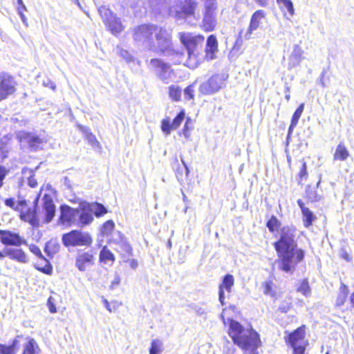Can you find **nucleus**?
<instances>
[{"mask_svg": "<svg viewBox=\"0 0 354 354\" xmlns=\"http://www.w3.org/2000/svg\"><path fill=\"white\" fill-rule=\"evenodd\" d=\"M256 3H257L259 6L263 8H267L269 6L270 3L272 2V0H253Z\"/></svg>", "mask_w": 354, "mask_h": 354, "instance_id": "obj_53", "label": "nucleus"}, {"mask_svg": "<svg viewBox=\"0 0 354 354\" xmlns=\"http://www.w3.org/2000/svg\"><path fill=\"white\" fill-rule=\"evenodd\" d=\"M180 39L186 48L187 59L185 60V64L189 68H196L199 63L198 56L204 41V37L190 32H184L180 33Z\"/></svg>", "mask_w": 354, "mask_h": 354, "instance_id": "obj_4", "label": "nucleus"}, {"mask_svg": "<svg viewBox=\"0 0 354 354\" xmlns=\"http://www.w3.org/2000/svg\"><path fill=\"white\" fill-rule=\"evenodd\" d=\"M8 173V170L4 167L0 165V188L3 185V180Z\"/></svg>", "mask_w": 354, "mask_h": 354, "instance_id": "obj_51", "label": "nucleus"}, {"mask_svg": "<svg viewBox=\"0 0 354 354\" xmlns=\"http://www.w3.org/2000/svg\"><path fill=\"white\" fill-rule=\"evenodd\" d=\"M266 18V12L263 10H257L252 15L250 25L245 34L247 39L250 38L254 30L260 28Z\"/></svg>", "mask_w": 354, "mask_h": 354, "instance_id": "obj_20", "label": "nucleus"}, {"mask_svg": "<svg viewBox=\"0 0 354 354\" xmlns=\"http://www.w3.org/2000/svg\"><path fill=\"white\" fill-rule=\"evenodd\" d=\"M98 11L104 22L113 34L115 35L123 30L124 27L120 19L114 16L109 8L106 6H101Z\"/></svg>", "mask_w": 354, "mask_h": 354, "instance_id": "obj_11", "label": "nucleus"}, {"mask_svg": "<svg viewBox=\"0 0 354 354\" xmlns=\"http://www.w3.org/2000/svg\"><path fill=\"white\" fill-rule=\"evenodd\" d=\"M156 41L153 39L150 50L160 53L162 55L171 57L174 64H180L185 61L183 53L176 50L173 46L172 35L170 30L159 28L154 34Z\"/></svg>", "mask_w": 354, "mask_h": 354, "instance_id": "obj_3", "label": "nucleus"}, {"mask_svg": "<svg viewBox=\"0 0 354 354\" xmlns=\"http://www.w3.org/2000/svg\"><path fill=\"white\" fill-rule=\"evenodd\" d=\"M130 266L133 268V269H136L137 267H138V262L135 259H132L130 261Z\"/></svg>", "mask_w": 354, "mask_h": 354, "instance_id": "obj_61", "label": "nucleus"}, {"mask_svg": "<svg viewBox=\"0 0 354 354\" xmlns=\"http://www.w3.org/2000/svg\"><path fill=\"white\" fill-rule=\"evenodd\" d=\"M291 304L290 302L283 301L279 307V310L282 313H286L289 310Z\"/></svg>", "mask_w": 354, "mask_h": 354, "instance_id": "obj_52", "label": "nucleus"}, {"mask_svg": "<svg viewBox=\"0 0 354 354\" xmlns=\"http://www.w3.org/2000/svg\"><path fill=\"white\" fill-rule=\"evenodd\" d=\"M172 129L174 128L172 127V124H170L169 118H166L162 120L161 129L166 135H169Z\"/></svg>", "mask_w": 354, "mask_h": 354, "instance_id": "obj_44", "label": "nucleus"}, {"mask_svg": "<svg viewBox=\"0 0 354 354\" xmlns=\"http://www.w3.org/2000/svg\"><path fill=\"white\" fill-rule=\"evenodd\" d=\"M18 138L21 142L26 143L30 150L37 151L41 148L44 140L35 133H28L25 131L19 132Z\"/></svg>", "mask_w": 354, "mask_h": 354, "instance_id": "obj_19", "label": "nucleus"}, {"mask_svg": "<svg viewBox=\"0 0 354 354\" xmlns=\"http://www.w3.org/2000/svg\"><path fill=\"white\" fill-rule=\"evenodd\" d=\"M305 333V326H301L289 334L288 340L293 348V354H306Z\"/></svg>", "mask_w": 354, "mask_h": 354, "instance_id": "obj_9", "label": "nucleus"}, {"mask_svg": "<svg viewBox=\"0 0 354 354\" xmlns=\"http://www.w3.org/2000/svg\"><path fill=\"white\" fill-rule=\"evenodd\" d=\"M279 225V221L274 216H272L267 223V227L270 232H274Z\"/></svg>", "mask_w": 354, "mask_h": 354, "instance_id": "obj_45", "label": "nucleus"}, {"mask_svg": "<svg viewBox=\"0 0 354 354\" xmlns=\"http://www.w3.org/2000/svg\"><path fill=\"white\" fill-rule=\"evenodd\" d=\"M297 291L302 293L304 296L308 297L310 295L311 290L306 279H304L297 288Z\"/></svg>", "mask_w": 354, "mask_h": 354, "instance_id": "obj_41", "label": "nucleus"}, {"mask_svg": "<svg viewBox=\"0 0 354 354\" xmlns=\"http://www.w3.org/2000/svg\"><path fill=\"white\" fill-rule=\"evenodd\" d=\"M19 15H20V17L23 21V23L26 25H27V19L26 17H25V15L24 14H22L21 12H19Z\"/></svg>", "mask_w": 354, "mask_h": 354, "instance_id": "obj_63", "label": "nucleus"}, {"mask_svg": "<svg viewBox=\"0 0 354 354\" xmlns=\"http://www.w3.org/2000/svg\"><path fill=\"white\" fill-rule=\"evenodd\" d=\"M149 66L158 78L165 84H169L176 77L171 65L161 59H151L149 62Z\"/></svg>", "mask_w": 354, "mask_h": 354, "instance_id": "obj_7", "label": "nucleus"}, {"mask_svg": "<svg viewBox=\"0 0 354 354\" xmlns=\"http://www.w3.org/2000/svg\"><path fill=\"white\" fill-rule=\"evenodd\" d=\"M169 0H148L151 8L154 10H160Z\"/></svg>", "mask_w": 354, "mask_h": 354, "instance_id": "obj_42", "label": "nucleus"}, {"mask_svg": "<svg viewBox=\"0 0 354 354\" xmlns=\"http://www.w3.org/2000/svg\"><path fill=\"white\" fill-rule=\"evenodd\" d=\"M21 336H17L10 346H5L0 344V354H15L19 344V339Z\"/></svg>", "mask_w": 354, "mask_h": 354, "instance_id": "obj_28", "label": "nucleus"}, {"mask_svg": "<svg viewBox=\"0 0 354 354\" xmlns=\"http://www.w3.org/2000/svg\"><path fill=\"white\" fill-rule=\"evenodd\" d=\"M114 223L113 221L109 220L105 222L101 229L103 235H109L111 233L114 228Z\"/></svg>", "mask_w": 354, "mask_h": 354, "instance_id": "obj_43", "label": "nucleus"}, {"mask_svg": "<svg viewBox=\"0 0 354 354\" xmlns=\"http://www.w3.org/2000/svg\"><path fill=\"white\" fill-rule=\"evenodd\" d=\"M100 260L104 263H108L109 261L113 263L115 257L114 254L104 246L100 252Z\"/></svg>", "mask_w": 354, "mask_h": 354, "instance_id": "obj_35", "label": "nucleus"}, {"mask_svg": "<svg viewBox=\"0 0 354 354\" xmlns=\"http://www.w3.org/2000/svg\"><path fill=\"white\" fill-rule=\"evenodd\" d=\"M234 283V277L230 274H227L223 278L222 283L219 285L218 287V300L221 305H224L225 300V293L224 290H225L227 292H230L232 290V288Z\"/></svg>", "mask_w": 354, "mask_h": 354, "instance_id": "obj_22", "label": "nucleus"}, {"mask_svg": "<svg viewBox=\"0 0 354 354\" xmlns=\"http://www.w3.org/2000/svg\"><path fill=\"white\" fill-rule=\"evenodd\" d=\"M49 310L50 313H54L56 312V308L54 304L50 303V298L48 299Z\"/></svg>", "mask_w": 354, "mask_h": 354, "instance_id": "obj_58", "label": "nucleus"}, {"mask_svg": "<svg viewBox=\"0 0 354 354\" xmlns=\"http://www.w3.org/2000/svg\"><path fill=\"white\" fill-rule=\"evenodd\" d=\"M217 40L215 36L210 35L207 39L206 44V57L208 59H213L214 58V53L217 51Z\"/></svg>", "mask_w": 354, "mask_h": 354, "instance_id": "obj_27", "label": "nucleus"}, {"mask_svg": "<svg viewBox=\"0 0 354 354\" xmlns=\"http://www.w3.org/2000/svg\"><path fill=\"white\" fill-rule=\"evenodd\" d=\"M350 302L352 306L354 308V292L350 296Z\"/></svg>", "mask_w": 354, "mask_h": 354, "instance_id": "obj_64", "label": "nucleus"}, {"mask_svg": "<svg viewBox=\"0 0 354 354\" xmlns=\"http://www.w3.org/2000/svg\"><path fill=\"white\" fill-rule=\"evenodd\" d=\"M60 245L56 241H49L46 243L44 252L48 256L53 257V256L58 252Z\"/></svg>", "mask_w": 354, "mask_h": 354, "instance_id": "obj_33", "label": "nucleus"}, {"mask_svg": "<svg viewBox=\"0 0 354 354\" xmlns=\"http://www.w3.org/2000/svg\"><path fill=\"white\" fill-rule=\"evenodd\" d=\"M80 129L84 133L85 138L87 140L88 142L93 148H100V144L97 141L95 136L93 134L88 128L83 126H80Z\"/></svg>", "mask_w": 354, "mask_h": 354, "instance_id": "obj_30", "label": "nucleus"}, {"mask_svg": "<svg viewBox=\"0 0 354 354\" xmlns=\"http://www.w3.org/2000/svg\"><path fill=\"white\" fill-rule=\"evenodd\" d=\"M274 245L278 254L277 263L279 269L286 273L292 274L297 265L304 257V252L297 248L295 230L288 226L282 227L280 239Z\"/></svg>", "mask_w": 354, "mask_h": 354, "instance_id": "obj_1", "label": "nucleus"}, {"mask_svg": "<svg viewBox=\"0 0 354 354\" xmlns=\"http://www.w3.org/2000/svg\"><path fill=\"white\" fill-rule=\"evenodd\" d=\"M15 91V82L13 77L6 73H0V101Z\"/></svg>", "mask_w": 354, "mask_h": 354, "instance_id": "obj_14", "label": "nucleus"}, {"mask_svg": "<svg viewBox=\"0 0 354 354\" xmlns=\"http://www.w3.org/2000/svg\"><path fill=\"white\" fill-rule=\"evenodd\" d=\"M223 84V78L218 75L212 76L207 82L200 86V91L204 95H209L219 91Z\"/></svg>", "mask_w": 354, "mask_h": 354, "instance_id": "obj_18", "label": "nucleus"}, {"mask_svg": "<svg viewBox=\"0 0 354 354\" xmlns=\"http://www.w3.org/2000/svg\"><path fill=\"white\" fill-rule=\"evenodd\" d=\"M306 175H307L306 164L305 162H304L303 164H302V167H301V169L300 170V172H299V177L301 179L302 178L306 176Z\"/></svg>", "mask_w": 354, "mask_h": 354, "instance_id": "obj_55", "label": "nucleus"}, {"mask_svg": "<svg viewBox=\"0 0 354 354\" xmlns=\"http://www.w3.org/2000/svg\"><path fill=\"white\" fill-rule=\"evenodd\" d=\"M182 90L179 86L172 84L169 87V97L174 101H179L181 97Z\"/></svg>", "mask_w": 354, "mask_h": 354, "instance_id": "obj_38", "label": "nucleus"}, {"mask_svg": "<svg viewBox=\"0 0 354 354\" xmlns=\"http://www.w3.org/2000/svg\"><path fill=\"white\" fill-rule=\"evenodd\" d=\"M60 223L67 227L72 225L78 227V210L77 208H72L67 205L60 207Z\"/></svg>", "mask_w": 354, "mask_h": 354, "instance_id": "obj_13", "label": "nucleus"}, {"mask_svg": "<svg viewBox=\"0 0 354 354\" xmlns=\"http://www.w3.org/2000/svg\"><path fill=\"white\" fill-rule=\"evenodd\" d=\"M35 268L40 272L49 275L53 272V267L50 263L44 257V259H40V262L35 265Z\"/></svg>", "mask_w": 354, "mask_h": 354, "instance_id": "obj_31", "label": "nucleus"}, {"mask_svg": "<svg viewBox=\"0 0 354 354\" xmlns=\"http://www.w3.org/2000/svg\"><path fill=\"white\" fill-rule=\"evenodd\" d=\"M189 120V119L187 120V122L184 126L183 130V135L186 138H189V137L190 136V134L189 133V127H188Z\"/></svg>", "mask_w": 354, "mask_h": 354, "instance_id": "obj_56", "label": "nucleus"}, {"mask_svg": "<svg viewBox=\"0 0 354 354\" xmlns=\"http://www.w3.org/2000/svg\"><path fill=\"white\" fill-rule=\"evenodd\" d=\"M37 348H38V346L35 340L32 338L29 339L24 346L23 354H35Z\"/></svg>", "mask_w": 354, "mask_h": 354, "instance_id": "obj_40", "label": "nucleus"}, {"mask_svg": "<svg viewBox=\"0 0 354 354\" xmlns=\"http://www.w3.org/2000/svg\"><path fill=\"white\" fill-rule=\"evenodd\" d=\"M95 263L93 253L90 251L80 250L75 257V266L80 272H85Z\"/></svg>", "mask_w": 354, "mask_h": 354, "instance_id": "obj_15", "label": "nucleus"}, {"mask_svg": "<svg viewBox=\"0 0 354 354\" xmlns=\"http://www.w3.org/2000/svg\"><path fill=\"white\" fill-rule=\"evenodd\" d=\"M297 202L301 210L304 225L306 227H308L313 225V223L316 219V216L312 211L305 207L304 202L301 199H298Z\"/></svg>", "mask_w": 354, "mask_h": 354, "instance_id": "obj_25", "label": "nucleus"}, {"mask_svg": "<svg viewBox=\"0 0 354 354\" xmlns=\"http://www.w3.org/2000/svg\"><path fill=\"white\" fill-rule=\"evenodd\" d=\"M163 351L162 342L159 339H155L151 341L149 348V354H161Z\"/></svg>", "mask_w": 354, "mask_h": 354, "instance_id": "obj_36", "label": "nucleus"}, {"mask_svg": "<svg viewBox=\"0 0 354 354\" xmlns=\"http://www.w3.org/2000/svg\"><path fill=\"white\" fill-rule=\"evenodd\" d=\"M120 283V277L119 275L116 274L114 277V279L111 281L110 288L114 289L117 287Z\"/></svg>", "mask_w": 354, "mask_h": 354, "instance_id": "obj_54", "label": "nucleus"}, {"mask_svg": "<svg viewBox=\"0 0 354 354\" xmlns=\"http://www.w3.org/2000/svg\"><path fill=\"white\" fill-rule=\"evenodd\" d=\"M62 241L64 246H89L92 243L91 235L86 232L72 230L64 234Z\"/></svg>", "mask_w": 354, "mask_h": 354, "instance_id": "obj_8", "label": "nucleus"}, {"mask_svg": "<svg viewBox=\"0 0 354 354\" xmlns=\"http://www.w3.org/2000/svg\"><path fill=\"white\" fill-rule=\"evenodd\" d=\"M43 201V212L44 213V222L49 223L51 222L55 214V205L52 197L48 194H44Z\"/></svg>", "mask_w": 354, "mask_h": 354, "instance_id": "obj_21", "label": "nucleus"}, {"mask_svg": "<svg viewBox=\"0 0 354 354\" xmlns=\"http://www.w3.org/2000/svg\"><path fill=\"white\" fill-rule=\"evenodd\" d=\"M184 118H185V113H184V111H180L176 115V117L174 119V120L172 122L173 128L177 129L180 126V124H181V122H183Z\"/></svg>", "mask_w": 354, "mask_h": 354, "instance_id": "obj_47", "label": "nucleus"}, {"mask_svg": "<svg viewBox=\"0 0 354 354\" xmlns=\"http://www.w3.org/2000/svg\"><path fill=\"white\" fill-rule=\"evenodd\" d=\"M273 283L271 281H267L263 284V293L266 295L274 296V291L272 290Z\"/></svg>", "mask_w": 354, "mask_h": 354, "instance_id": "obj_46", "label": "nucleus"}, {"mask_svg": "<svg viewBox=\"0 0 354 354\" xmlns=\"http://www.w3.org/2000/svg\"><path fill=\"white\" fill-rule=\"evenodd\" d=\"M181 162L183 164L184 167H185V175L186 176H187L189 174V169L187 165V164L185 163V162L184 161V160L183 159V158H181Z\"/></svg>", "mask_w": 354, "mask_h": 354, "instance_id": "obj_59", "label": "nucleus"}, {"mask_svg": "<svg viewBox=\"0 0 354 354\" xmlns=\"http://www.w3.org/2000/svg\"><path fill=\"white\" fill-rule=\"evenodd\" d=\"M5 205L15 211L20 212V218L24 221L28 222L33 227H39L41 221V215L37 209L28 208L26 210L27 203L26 200L19 201L15 204L13 198H6Z\"/></svg>", "mask_w": 354, "mask_h": 354, "instance_id": "obj_5", "label": "nucleus"}, {"mask_svg": "<svg viewBox=\"0 0 354 354\" xmlns=\"http://www.w3.org/2000/svg\"><path fill=\"white\" fill-rule=\"evenodd\" d=\"M348 156L349 152L344 145L342 143L339 144L337 146L334 153L333 159L335 160L344 161L348 158Z\"/></svg>", "mask_w": 354, "mask_h": 354, "instance_id": "obj_29", "label": "nucleus"}, {"mask_svg": "<svg viewBox=\"0 0 354 354\" xmlns=\"http://www.w3.org/2000/svg\"><path fill=\"white\" fill-rule=\"evenodd\" d=\"M216 3L214 0L207 1L205 3V10L203 18L201 27L207 31L210 32L214 30L217 24L216 14Z\"/></svg>", "mask_w": 354, "mask_h": 354, "instance_id": "obj_10", "label": "nucleus"}, {"mask_svg": "<svg viewBox=\"0 0 354 354\" xmlns=\"http://www.w3.org/2000/svg\"><path fill=\"white\" fill-rule=\"evenodd\" d=\"M194 89L193 85H189L186 87L184 90L185 98L187 100H191L194 98Z\"/></svg>", "mask_w": 354, "mask_h": 354, "instance_id": "obj_49", "label": "nucleus"}, {"mask_svg": "<svg viewBox=\"0 0 354 354\" xmlns=\"http://www.w3.org/2000/svg\"><path fill=\"white\" fill-rule=\"evenodd\" d=\"M181 162L183 164L184 167H185V175L186 176H187L189 174V169L187 165V164L185 163V162L184 161V160L183 159V158H181Z\"/></svg>", "mask_w": 354, "mask_h": 354, "instance_id": "obj_60", "label": "nucleus"}, {"mask_svg": "<svg viewBox=\"0 0 354 354\" xmlns=\"http://www.w3.org/2000/svg\"><path fill=\"white\" fill-rule=\"evenodd\" d=\"M26 172H28V174H30V176L28 177V185L31 187H37V180L33 177L32 171L28 170V169H26V170L23 169V174H26Z\"/></svg>", "mask_w": 354, "mask_h": 354, "instance_id": "obj_48", "label": "nucleus"}, {"mask_svg": "<svg viewBox=\"0 0 354 354\" xmlns=\"http://www.w3.org/2000/svg\"><path fill=\"white\" fill-rule=\"evenodd\" d=\"M229 335L245 354L258 353L257 350L261 346V340L252 328H244L238 322L230 320Z\"/></svg>", "mask_w": 354, "mask_h": 354, "instance_id": "obj_2", "label": "nucleus"}, {"mask_svg": "<svg viewBox=\"0 0 354 354\" xmlns=\"http://www.w3.org/2000/svg\"><path fill=\"white\" fill-rule=\"evenodd\" d=\"M3 252L5 253V257L7 256L12 260L23 263L28 262L27 256L21 249L6 248L3 250Z\"/></svg>", "mask_w": 354, "mask_h": 354, "instance_id": "obj_23", "label": "nucleus"}, {"mask_svg": "<svg viewBox=\"0 0 354 354\" xmlns=\"http://www.w3.org/2000/svg\"><path fill=\"white\" fill-rule=\"evenodd\" d=\"M156 29L157 26L152 24L138 26L133 29V39L138 45L143 46L150 50Z\"/></svg>", "mask_w": 354, "mask_h": 354, "instance_id": "obj_6", "label": "nucleus"}, {"mask_svg": "<svg viewBox=\"0 0 354 354\" xmlns=\"http://www.w3.org/2000/svg\"><path fill=\"white\" fill-rule=\"evenodd\" d=\"M196 3L192 0H185L181 5L180 10L176 11V17L177 19L184 18L191 16L194 13Z\"/></svg>", "mask_w": 354, "mask_h": 354, "instance_id": "obj_24", "label": "nucleus"}, {"mask_svg": "<svg viewBox=\"0 0 354 354\" xmlns=\"http://www.w3.org/2000/svg\"><path fill=\"white\" fill-rule=\"evenodd\" d=\"M304 50L298 45H295L293 50L289 57L288 67L289 68H294L299 65L303 59Z\"/></svg>", "mask_w": 354, "mask_h": 354, "instance_id": "obj_26", "label": "nucleus"}, {"mask_svg": "<svg viewBox=\"0 0 354 354\" xmlns=\"http://www.w3.org/2000/svg\"><path fill=\"white\" fill-rule=\"evenodd\" d=\"M194 310H195L196 313H197V315H198L202 316V315L206 314L205 309L202 307L196 306Z\"/></svg>", "mask_w": 354, "mask_h": 354, "instance_id": "obj_57", "label": "nucleus"}, {"mask_svg": "<svg viewBox=\"0 0 354 354\" xmlns=\"http://www.w3.org/2000/svg\"><path fill=\"white\" fill-rule=\"evenodd\" d=\"M44 85H45L46 86H50L53 90H55V87H56V86H55V83H53V82H49L48 84H44Z\"/></svg>", "mask_w": 354, "mask_h": 354, "instance_id": "obj_62", "label": "nucleus"}, {"mask_svg": "<svg viewBox=\"0 0 354 354\" xmlns=\"http://www.w3.org/2000/svg\"><path fill=\"white\" fill-rule=\"evenodd\" d=\"M90 208L96 217H100L107 213L106 208L98 203H89Z\"/></svg>", "mask_w": 354, "mask_h": 354, "instance_id": "obj_34", "label": "nucleus"}, {"mask_svg": "<svg viewBox=\"0 0 354 354\" xmlns=\"http://www.w3.org/2000/svg\"><path fill=\"white\" fill-rule=\"evenodd\" d=\"M348 295V288L344 284H342V286L339 288V294L336 299V306H342L347 297Z\"/></svg>", "mask_w": 354, "mask_h": 354, "instance_id": "obj_37", "label": "nucleus"}, {"mask_svg": "<svg viewBox=\"0 0 354 354\" xmlns=\"http://www.w3.org/2000/svg\"><path fill=\"white\" fill-rule=\"evenodd\" d=\"M78 210V227H84L93 221V214L90 208L89 203L83 201L80 203Z\"/></svg>", "mask_w": 354, "mask_h": 354, "instance_id": "obj_16", "label": "nucleus"}, {"mask_svg": "<svg viewBox=\"0 0 354 354\" xmlns=\"http://www.w3.org/2000/svg\"><path fill=\"white\" fill-rule=\"evenodd\" d=\"M304 104H301L299 107L296 109L291 119V123L288 128V135L291 133L293 129L297 126L298 121L304 111Z\"/></svg>", "mask_w": 354, "mask_h": 354, "instance_id": "obj_32", "label": "nucleus"}, {"mask_svg": "<svg viewBox=\"0 0 354 354\" xmlns=\"http://www.w3.org/2000/svg\"><path fill=\"white\" fill-rule=\"evenodd\" d=\"M110 243L115 245L114 249L124 257H129L132 255V248L120 232L113 233Z\"/></svg>", "mask_w": 354, "mask_h": 354, "instance_id": "obj_12", "label": "nucleus"}, {"mask_svg": "<svg viewBox=\"0 0 354 354\" xmlns=\"http://www.w3.org/2000/svg\"><path fill=\"white\" fill-rule=\"evenodd\" d=\"M29 249L31 252L35 254L39 259H44V255L42 254L40 249L36 245L31 244L29 245Z\"/></svg>", "mask_w": 354, "mask_h": 354, "instance_id": "obj_50", "label": "nucleus"}, {"mask_svg": "<svg viewBox=\"0 0 354 354\" xmlns=\"http://www.w3.org/2000/svg\"><path fill=\"white\" fill-rule=\"evenodd\" d=\"M280 5L281 9L284 11L287 10L290 16H293L295 14V10L293 7V3L290 0H282L280 2L277 3Z\"/></svg>", "mask_w": 354, "mask_h": 354, "instance_id": "obj_39", "label": "nucleus"}, {"mask_svg": "<svg viewBox=\"0 0 354 354\" xmlns=\"http://www.w3.org/2000/svg\"><path fill=\"white\" fill-rule=\"evenodd\" d=\"M0 241L5 245H13L16 247L26 244V241L18 233L3 230H0Z\"/></svg>", "mask_w": 354, "mask_h": 354, "instance_id": "obj_17", "label": "nucleus"}]
</instances>
